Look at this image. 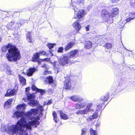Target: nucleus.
Instances as JSON below:
<instances>
[{
    "label": "nucleus",
    "instance_id": "f257e3e1",
    "mask_svg": "<svg viewBox=\"0 0 135 135\" xmlns=\"http://www.w3.org/2000/svg\"><path fill=\"white\" fill-rule=\"evenodd\" d=\"M30 119L31 120L28 121L27 123H26L27 122L24 118H21L17 122L16 124L12 125L10 127L9 131L13 134H17L18 133V131L23 132L25 127L27 129L31 130V126L36 128L40 124V122L39 120L40 119V118L38 116L36 117H32Z\"/></svg>",
    "mask_w": 135,
    "mask_h": 135
},
{
    "label": "nucleus",
    "instance_id": "f03ea898",
    "mask_svg": "<svg viewBox=\"0 0 135 135\" xmlns=\"http://www.w3.org/2000/svg\"><path fill=\"white\" fill-rule=\"evenodd\" d=\"M8 49V52L7 53L6 57L9 61L16 62L21 58L20 51L16 46L8 43L2 47L1 50L2 52H5Z\"/></svg>",
    "mask_w": 135,
    "mask_h": 135
},
{
    "label": "nucleus",
    "instance_id": "7ed1b4c3",
    "mask_svg": "<svg viewBox=\"0 0 135 135\" xmlns=\"http://www.w3.org/2000/svg\"><path fill=\"white\" fill-rule=\"evenodd\" d=\"M59 65L62 66H67L69 64H72L69 56L68 55H64L61 57L58 61Z\"/></svg>",
    "mask_w": 135,
    "mask_h": 135
},
{
    "label": "nucleus",
    "instance_id": "20e7f679",
    "mask_svg": "<svg viewBox=\"0 0 135 135\" xmlns=\"http://www.w3.org/2000/svg\"><path fill=\"white\" fill-rule=\"evenodd\" d=\"M110 13L107 9H104L102 10L100 16L106 22L110 20Z\"/></svg>",
    "mask_w": 135,
    "mask_h": 135
},
{
    "label": "nucleus",
    "instance_id": "39448f33",
    "mask_svg": "<svg viewBox=\"0 0 135 135\" xmlns=\"http://www.w3.org/2000/svg\"><path fill=\"white\" fill-rule=\"evenodd\" d=\"M63 89L68 90H70L73 89L71 80L69 79H66L64 81Z\"/></svg>",
    "mask_w": 135,
    "mask_h": 135
},
{
    "label": "nucleus",
    "instance_id": "423d86ee",
    "mask_svg": "<svg viewBox=\"0 0 135 135\" xmlns=\"http://www.w3.org/2000/svg\"><path fill=\"white\" fill-rule=\"evenodd\" d=\"M37 110L35 109L32 108L30 110L26 113L24 112L23 116H25L26 118H29L30 119L32 115H36L37 114Z\"/></svg>",
    "mask_w": 135,
    "mask_h": 135
},
{
    "label": "nucleus",
    "instance_id": "0eeeda50",
    "mask_svg": "<svg viewBox=\"0 0 135 135\" xmlns=\"http://www.w3.org/2000/svg\"><path fill=\"white\" fill-rule=\"evenodd\" d=\"M37 110L35 109L32 108L30 110L26 113L24 112L23 116H25L26 118H29L30 119L32 115H36L37 114Z\"/></svg>",
    "mask_w": 135,
    "mask_h": 135
},
{
    "label": "nucleus",
    "instance_id": "6e6552de",
    "mask_svg": "<svg viewBox=\"0 0 135 135\" xmlns=\"http://www.w3.org/2000/svg\"><path fill=\"white\" fill-rule=\"evenodd\" d=\"M82 21L81 20H76L73 24V26L75 28V30L77 33H78L81 28V26L79 24V21Z\"/></svg>",
    "mask_w": 135,
    "mask_h": 135
},
{
    "label": "nucleus",
    "instance_id": "1a4fd4ad",
    "mask_svg": "<svg viewBox=\"0 0 135 135\" xmlns=\"http://www.w3.org/2000/svg\"><path fill=\"white\" fill-rule=\"evenodd\" d=\"M111 13L110 14V20H113V18L115 16L119 14V10L117 7H115L112 8L110 11Z\"/></svg>",
    "mask_w": 135,
    "mask_h": 135
},
{
    "label": "nucleus",
    "instance_id": "9d476101",
    "mask_svg": "<svg viewBox=\"0 0 135 135\" xmlns=\"http://www.w3.org/2000/svg\"><path fill=\"white\" fill-rule=\"evenodd\" d=\"M84 16V12L83 9H80L76 13V16L74 17L75 19H78V20H83V17Z\"/></svg>",
    "mask_w": 135,
    "mask_h": 135
},
{
    "label": "nucleus",
    "instance_id": "9b49d317",
    "mask_svg": "<svg viewBox=\"0 0 135 135\" xmlns=\"http://www.w3.org/2000/svg\"><path fill=\"white\" fill-rule=\"evenodd\" d=\"M40 57L38 54L37 52H36L33 54L32 57L31 61L33 62H37L38 64L39 65L38 61H40Z\"/></svg>",
    "mask_w": 135,
    "mask_h": 135
},
{
    "label": "nucleus",
    "instance_id": "f8f14e48",
    "mask_svg": "<svg viewBox=\"0 0 135 135\" xmlns=\"http://www.w3.org/2000/svg\"><path fill=\"white\" fill-rule=\"evenodd\" d=\"M36 70V69L34 67L30 68L27 70L26 75L28 76H31L33 75Z\"/></svg>",
    "mask_w": 135,
    "mask_h": 135
},
{
    "label": "nucleus",
    "instance_id": "ddd939ff",
    "mask_svg": "<svg viewBox=\"0 0 135 135\" xmlns=\"http://www.w3.org/2000/svg\"><path fill=\"white\" fill-rule=\"evenodd\" d=\"M23 114L24 112L23 111L20 112L17 111L13 113L12 117L18 119L21 117L23 116Z\"/></svg>",
    "mask_w": 135,
    "mask_h": 135
},
{
    "label": "nucleus",
    "instance_id": "4468645a",
    "mask_svg": "<svg viewBox=\"0 0 135 135\" xmlns=\"http://www.w3.org/2000/svg\"><path fill=\"white\" fill-rule=\"evenodd\" d=\"M75 44V43L73 42L70 41L68 43L64 48L65 51H66L71 49Z\"/></svg>",
    "mask_w": 135,
    "mask_h": 135
},
{
    "label": "nucleus",
    "instance_id": "2eb2a0df",
    "mask_svg": "<svg viewBox=\"0 0 135 135\" xmlns=\"http://www.w3.org/2000/svg\"><path fill=\"white\" fill-rule=\"evenodd\" d=\"M109 93H107L105 95L101 97L100 100V103L101 104L104 103L105 102L107 101L109 98Z\"/></svg>",
    "mask_w": 135,
    "mask_h": 135
},
{
    "label": "nucleus",
    "instance_id": "dca6fc26",
    "mask_svg": "<svg viewBox=\"0 0 135 135\" xmlns=\"http://www.w3.org/2000/svg\"><path fill=\"white\" fill-rule=\"evenodd\" d=\"M16 93L13 89H9L7 91L5 95L6 97H11L15 95Z\"/></svg>",
    "mask_w": 135,
    "mask_h": 135
},
{
    "label": "nucleus",
    "instance_id": "f3484780",
    "mask_svg": "<svg viewBox=\"0 0 135 135\" xmlns=\"http://www.w3.org/2000/svg\"><path fill=\"white\" fill-rule=\"evenodd\" d=\"M70 98L71 100L75 102H80L84 100V99L78 97L77 96L74 95L71 96L70 97Z\"/></svg>",
    "mask_w": 135,
    "mask_h": 135
},
{
    "label": "nucleus",
    "instance_id": "a211bd4d",
    "mask_svg": "<svg viewBox=\"0 0 135 135\" xmlns=\"http://www.w3.org/2000/svg\"><path fill=\"white\" fill-rule=\"evenodd\" d=\"M18 79L20 83L22 86L25 85L26 84V80L21 75H18Z\"/></svg>",
    "mask_w": 135,
    "mask_h": 135
},
{
    "label": "nucleus",
    "instance_id": "6ab92c4d",
    "mask_svg": "<svg viewBox=\"0 0 135 135\" xmlns=\"http://www.w3.org/2000/svg\"><path fill=\"white\" fill-rule=\"evenodd\" d=\"M44 81L46 84H50L52 83L53 82V77L51 76H49L46 78Z\"/></svg>",
    "mask_w": 135,
    "mask_h": 135
},
{
    "label": "nucleus",
    "instance_id": "aec40b11",
    "mask_svg": "<svg viewBox=\"0 0 135 135\" xmlns=\"http://www.w3.org/2000/svg\"><path fill=\"white\" fill-rule=\"evenodd\" d=\"M92 42L89 41H85L84 44V47L86 49L90 48L92 46Z\"/></svg>",
    "mask_w": 135,
    "mask_h": 135
},
{
    "label": "nucleus",
    "instance_id": "412c9836",
    "mask_svg": "<svg viewBox=\"0 0 135 135\" xmlns=\"http://www.w3.org/2000/svg\"><path fill=\"white\" fill-rule=\"evenodd\" d=\"M59 112L60 113V116L61 119L67 120L68 118V115L64 113L62 110H59Z\"/></svg>",
    "mask_w": 135,
    "mask_h": 135
},
{
    "label": "nucleus",
    "instance_id": "4be33fe9",
    "mask_svg": "<svg viewBox=\"0 0 135 135\" xmlns=\"http://www.w3.org/2000/svg\"><path fill=\"white\" fill-rule=\"evenodd\" d=\"M79 52V50L77 49H75L71 51L70 52L69 57H75Z\"/></svg>",
    "mask_w": 135,
    "mask_h": 135
},
{
    "label": "nucleus",
    "instance_id": "5701e85b",
    "mask_svg": "<svg viewBox=\"0 0 135 135\" xmlns=\"http://www.w3.org/2000/svg\"><path fill=\"white\" fill-rule=\"evenodd\" d=\"M26 108V104L23 103L21 104H19L16 107V109L18 110H24Z\"/></svg>",
    "mask_w": 135,
    "mask_h": 135
},
{
    "label": "nucleus",
    "instance_id": "b1692460",
    "mask_svg": "<svg viewBox=\"0 0 135 135\" xmlns=\"http://www.w3.org/2000/svg\"><path fill=\"white\" fill-rule=\"evenodd\" d=\"M85 0H71V2L72 3H75L77 5L81 6L84 4Z\"/></svg>",
    "mask_w": 135,
    "mask_h": 135
},
{
    "label": "nucleus",
    "instance_id": "393cba45",
    "mask_svg": "<svg viewBox=\"0 0 135 135\" xmlns=\"http://www.w3.org/2000/svg\"><path fill=\"white\" fill-rule=\"evenodd\" d=\"M26 39L30 43H32L33 41L32 39V37L31 34V32H28L26 34Z\"/></svg>",
    "mask_w": 135,
    "mask_h": 135
},
{
    "label": "nucleus",
    "instance_id": "a878e982",
    "mask_svg": "<svg viewBox=\"0 0 135 135\" xmlns=\"http://www.w3.org/2000/svg\"><path fill=\"white\" fill-rule=\"evenodd\" d=\"M92 104L91 103L88 104L86 106V108L84 109L86 110V113L87 114L89 111H93L94 110L92 109H91L90 108L92 106Z\"/></svg>",
    "mask_w": 135,
    "mask_h": 135
},
{
    "label": "nucleus",
    "instance_id": "bb28decb",
    "mask_svg": "<svg viewBox=\"0 0 135 135\" xmlns=\"http://www.w3.org/2000/svg\"><path fill=\"white\" fill-rule=\"evenodd\" d=\"M13 99L12 98L8 99L4 103V107H7L10 105L12 104V102Z\"/></svg>",
    "mask_w": 135,
    "mask_h": 135
},
{
    "label": "nucleus",
    "instance_id": "cd10ccee",
    "mask_svg": "<svg viewBox=\"0 0 135 135\" xmlns=\"http://www.w3.org/2000/svg\"><path fill=\"white\" fill-rule=\"evenodd\" d=\"M30 104L32 107L37 106L38 105V103L37 100H34V99L30 101Z\"/></svg>",
    "mask_w": 135,
    "mask_h": 135
},
{
    "label": "nucleus",
    "instance_id": "c85d7f7f",
    "mask_svg": "<svg viewBox=\"0 0 135 135\" xmlns=\"http://www.w3.org/2000/svg\"><path fill=\"white\" fill-rule=\"evenodd\" d=\"M28 99L30 101H31L33 99H34L35 98L34 95L32 94H28L26 95Z\"/></svg>",
    "mask_w": 135,
    "mask_h": 135
},
{
    "label": "nucleus",
    "instance_id": "c756f323",
    "mask_svg": "<svg viewBox=\"0 0 135 135\" xmlns=\"http://www.w3.org/2000/svg\"><path fill=\"white\" fill-rule=\"evenodd\" d=\"M52 115L53 116V119L54 121L56 123H57L59 119H57V115L55 112L54 111L52 113Z\"/></svg>",
    "mask_w": 135,
    "mask_h": 135
},
{
    "label": "nucleus",
    "instance_id": "7c9ffc66",
    "mask_svg": "<svg viewBox=\"0 0 135 135\" xmlns=\"http://www.w3.org/2000/svg\"><path fill=\"white\" fill-rule=\"evenodd\" d=\"M76 113L78 115H83L87 114L86 113V110L84 109L83 110H78L76 112Z\"/></svg>",
    "mask_w": 135,
    "mask_h": 135
},
{
    "label": "nucleus",
    "instance_id": "2f4dec72",
    "mask_svg": "<svg viewBox=\"0 0 135 135\" xmlns=\"http://www.w3.org/2000/svg\"><path fill=\"white\" fill-rule=\"evenodd\" d=\"M37 52V53L38 54V55H39L40 56L41 55L45 56H47V52L43 50L42 51H40L39 52Z\"/></svg>",
    "mask_w": 135,
    "mask_h": 135
},
{
    "label": "nucleus",
    "instance_id": "473e14b6",
    "mask_svg": "<svg viewBox=\"0 0 135 135\" xmlns=\"http://www.w3.org/2000/svg\"><path fill=\"white\" fill-rule=\"evenodd\" d=\"M104 46L107 49H109L112 48V44L110 43H106L105 45Z\"/></svg>",
    "mask_w": 135,
    "mask_h": 135
},
{
    "label": "nucleus",
    "instance_id": "72a5a7b5",
    "mask_svg": "<svg viewBox=\"0 0 135 135\" xmlns=\"http://www.w3.org/2000/svg\"><path fill=\"white\" fill-rule=\"evenodd\" d=\"M99 105L97 106V108L98 110H102V109L103 106H104V104H101L100 103V101H99Z\"/></svg>",
    "mask_w": 135,
    "mask_h": 135
},
{
    "label": "nucleus",
    "instance_id": "f704fd0d",
    "mask_svg": "<svg viewBox=\"0 0 135 135\" xmlns=\"http://www.w3.org/2000/svg\"><path fill=\"white\" fill-rule=\"evenodd\" d=\"M89 131L90 135H97V132L95 130H93L92 128L90 129Z\"/></svg>",
    "mask_w": 135,
    "mask_h": 135
},
{
    "label": "nucleus",
    "instance_id": "c9c22d12",
    "mask_svg": "<svg viewBox=\"0 0 135 135\" xmlns=\"http://www.w3.org/2000/svg\"><path fill=\"white\" fill-rule=\"evenodd\" d=\"M46 91L44 89H38L37 92L40 93V94L42 95L44 94L45 92Z\"/></svg>",
    "mask_w": 135,
    "mask_h": 135
},
{
    "label": "nucleus",
    "instance_id": "e433bc0d",
    "mask_svg": "<svg viewBox=\"0 0 135 135\" xmlns=\"http://www.w3.org/2000/svg\"><path fill=\"white\" fill-rule=\"evenodd\" d=\"M55 45V44L49 43L47 45V46L50 49L53 48Z\"/></svg>",
    "mask_w": 135,
    "mask_h": 135
},
{
    "label": "nucleus",
    "instance_id": "4c0bfd02",
    "mask_svg": "<svg viewBox=\"0 0 135 135\" xmlns=\"http://www.w3.org/2000/svg\"><path fill=\"white\" fill-rule=\"evenodd\" d=\"M92 117L94 119H97L98 117V112H95L92 114Z\"/></svg>",
    "mask_w": 135,
    "mask_h": 135
},
{
    "label": "nucleus",
    "instance_id": "58836bf2",
    "mask_svg": "<svg viewBox=\"0 0 135 135\" xmlns=\"http://www.w3.org/2000/svg\"><path fill=\"white\" fill-rule=\"evenodd\" d=\"M31 89L33 91H36L37 92L38 88H37L33 84L31 86Z\"/></svg>",
    "mask_w": 135,
    "mask_h": 135
},
{
    "label": "nucleus",
    "instance_id": "ea45409f",
    "mask_svg": "<svg viewBox=\"0 0 135 135\" xmlns=\"http://www.w3.org/2000/svg\"><path fill=\"white\" fill-rule=\"evenodd\" d=\"M134 18H135V16H131L129 18H126V20L127 22H128L129 21L131 20L134 19Z\"/></svg>",
    "mask_w": 135,
    "mask_h": 135
},
{
    "label": "nucleus",
    "instance_id": "a19ab883",
    "mask_svg": "<svg viewBox=\"0 0 135 135\" xmlns=\"http://www.w3.org/2000/svg\"><path fill=\"white\" fill-rule=\"evenodd\" d=\"M49 60V58H46L44 59H40V61H38V62L39 63V65H40L41 64V62H44V61H47Z\"/></svg>",
    "mask_w": 135,
    "mask_h": 135
},
{
    "label": "nucleus",
    "instance_id": "79ce46f5",
    "mask_svg": "<svg viewBox=\"0 0 135 135\" xmlns=\"http://www.w3.org/2000/svg\"><path fill=\"white\" fill-rule=\"evenodd\" d=\"M18 85L17 84L15 86H14L13 89V90L15 92V93H16L18 90Z\"/></svg>",
    "mask_w": 135,
    "mask_h": 135
},
{
    "label": "nucleus",
    "instance_id": "37998d69",
    "mask_svg": "<svg viewBox=\"0 0 135 135\" xmlns=\"http://www.w3.org/2000/svg\"><path fill=\"white\" fill-rule=\"evenodd\" d=\"M86 129L85 128H82L81 129V132L80 135H85L86 132Z\"/></svg>",
    "mask_w": 135,
    "mask_h": 135
},
{
    "label": "nucleus",
    "instance_id": "c03bdc74",
    "mask_svg": "<svg viewBox=\"0 0 135 135\" xmlns=\"http://www.w3.org/2000/svg\"><path fill=\"white\" fill-rule=\"evenodd\" d=\"M125 23L122 21H120L119 23V27L120 28H123L124 26Z\"/></svg>",
    "mask_w": 135,
    "mask_h": 135
},
{
    "label": "nucleus",
    "instance_id": "a18cd8bd",
    "mask_svg": "<svg viewBox=\"0 0 135 135\" xmlns=\"http://www.w3.org/2000/svg\"><path fill=\"white\" fill-rule=\"evenodd\" d=\"M30 90V87L28 86L27 87L25 88V93L26 95L29 94V91Z\"/></svg>",
    "mask_w": 135,
    "mask_h": 135
},
{
    "label": "nucleus",
    "instance_id": "49530a36",
    "mask_svg": "<svg viewBox=\"0 0 135 135\" xmlns=\"http://www.w3.org/2000/svg\"><path fill=\"white\" fill-rule=\"evenodd\" d=\"M64 50V48L62 47H59L57 50L58 52H62Z\"/></svg>",
    "mask_w": 135,
    "mask_h": 135
},
{
    "label": "nucleus",
    "instance_id": "de8ad7c7",
    "mask_svg": "<svg viewBox=\"0 0 135 135\" xmlns=\"http://www.w3.org/2000/svg\"><path fill=\"white\" fill-rule=\"evenodd\" d=\"M6 68L7 67V71H6V73L9 74H11V72L9 69L10 68L9 66L8 65H7V66H6Z\"/></svg>",
    "mask_w": 135,
    "mask_h": 135
},
{
    "label": "nucleus",
    "instance_id": "09e8293b",
    "mask_svg": "<svg viewBox=\"0 0 135 135\" xmlns=\"http://www.w3.org/2000/svg\"><path fill=\"white\" fill-rule=\"evenodd\" d=\"M75 108L76 109H79L81 108L80 104L77 103L75 104Z\"/></svg>",
    "mask_w": 135,
    "mask_h": 135
},
{
    "label": "nucleus",
    "instance_id": "8fccbe9b",
    "mask_svg": "<svg viewBox=\"0 0 135 135\" xmlns=\"http://www.w3.org/2000/svg\"><path fill=\"white\" fill-rule=\"evenodd\" d=\"M51 73V71L45 70L43 73V74L45 75H47L48 74H50Z\"/></svg>",
    "mask_w": 135,
    "mask_h": 135
},
{
    "label": "nucleus",
    "instance_id": "3c124183",
    "mask_svg": "<svg viewBox=\"0 0 135 135\" xmlns=\"http://www.w3.org/2000/svg\"><path fill=\"white\" fill-rule=\"evenodd\" d=\"M93 119H94L92 116H90L86 120L88 122H89L92 121Z\"/></svg>",
    "mask_w": 135,
    "mask_h": 135
},
{
    "label": "nucleus",
    "instance_id": "603ef678",
    "mask_svg": "<svg viewBox=\"0 0 135 135\" xmlns=\"http://www.w3.org/2000/svg\"><path fill=\"white\" fill-rule=\"evenodd\" d=\"M80 104L81 108H84L86 106V104L85 102L81 103Z\"/></svg>",
    "mask_w": 135,
    "mask_h": 135
},
{
    "label": "nucleus",
    "instance_id": "864d4df0",
    "mask_svg": "<svg viewBox=\"0 0 135 135\" xmlns=\"http://www.w3.org/2000/svg\"><path fill=\"white\" fill-rule=\"evenodd\" d=\"M120 0H110L112 3H117Z\"/></svg>",
    "mask_w": 135,
    "mask_h": 135
},
{
    "label": "nucleus",
    "instance_id": "5fc2aeb1",
    "mask_svg": "<svg viewBox=\"0 0 135 135\" xmlns=\"http://www.w3.org/2000/svg\"><path fill=\"white\" fill-rule=\"evenodd\" d=\"M52 100L51 99H50V100H49L47 103V104L48 105L49 104H52Z\"/></svg>",
    "mask_w": 135,
    "mask_h": 135
},
{
    "label": "nucleus",
    "instance_id": "6e6d98bb",
    "mask_svg": "<svg viewBox=\"0 0 135 135\" xmlns=\"http://www.w3.org/2000/svg\"><path fill=\"white\" fill-rule=\"evenodd\" d=\"M85 28H86V31H88L89 30V25H88Z\"/></svg>",
    "mask_w": 135,
    "mask_h": 135
},
{
    "label": "nucleus",
    "instance_id": "4d7b16f0",
    "mask_svg": "<svg viewBox=\"0 0 135 135\" xmlns=\"http://www.w3.org/2000/svg\"><path fill=\"white\" fill-rule=\"evenodd\" d=\"M41 67L42 68H44L46 69L47 68V66L45 64H44Z\"/></svg>",
    "mask_w": 135,
    "mask_h": 135
},
{
    "label": "nucleus",
    "instance_id": "13d9d810",
    "mask_svg": "<svg viewBox=\"0 0 135 135\" xmlns=\"http://www.w3.org/2000/svg\"><path fill=\"white\" fill-rule=\"evenodd\" d=\"M22 74H23L25 75H26V73H25L24 72H23L22 73Z\"/></svg>",
    "mask_w": 135,
    "mask_h": 135
},
{
    "label": "nucleus",
    "instance_id": "bf43d9fd",
    "mask_svg": "<svg viewBox=\"0 0 135 135\" xmlns=\"http://www.w3.org/2000/svg\"><path fill=\"white\" fill-rule=\"evenodd\" d=\"M25 135H27V134H26Z\"/></svg>",
    "mask_w": 135,
    "mask_h": 135
},
{
    "label": "nucleus",
    "instance_id": "052dcab7",
    "mask_svg": "<svg viewBox=\"0 0 135 135\" xmlns=\"http://www.w3.org/2000/svg\"><path fill=\"white\" fill-rule=\"evenodd\" d=\"M134 14L135 15V12L134 13Z\"/></svg>",
    "mask_w": 135,
    "mask_h": 135
}]
</instances>
